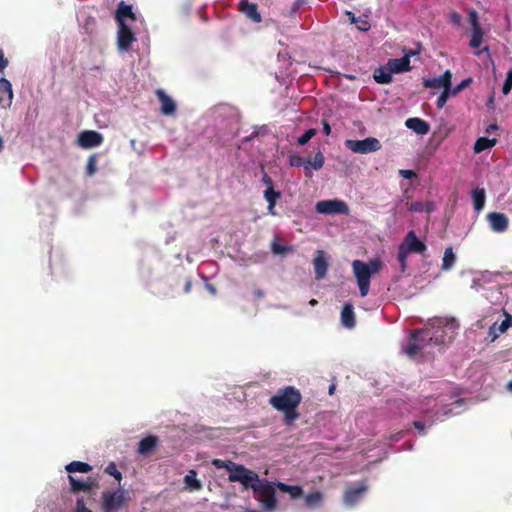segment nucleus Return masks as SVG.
Returning <instances> with one entry per match:
<instances>
[{"instance_id": "1", "label": "nucleus", "mask_w": 512, "mask_h": 512, "mask_svg": "<svg viewBox=\"0 0 512 512\" xmlns=\"http://www.w3.org/2000/svg\"><path fill=\"white\" fill-rule=\"evenodd\" d=\"M233 479L239 480L244 489L251 488L257 494V500L262 504L263 508L267 511H272L277 506L275 497V485L265 478H260L259 475L249 470L246 476H232Z\"/></svg>"}, {"instance_id": "2", "label": "nucleus", "mask_w": 512, "mask_h": 512, "mask_svg": "<svg viewBox=\"0 0 512 512\" xmlns=\"http://www.w3.org/2000/svg\"><path fill=\"white\" fill-rule=\"evenodd\" d=\"M352 268L357 280L360 295L365 297L369 292L371 277L380 271L381 262L379 260H370L368 263H365L361 260H354Z\"/></svg>"}, {"instance_id": "3", "label": "nucleus", "mask_w": 512, "mask_h": 512, "mask_svg": "<svg viewBox=\"0 0 512 512\" xmlns=\"http://www.w3.org/2000/svg\"><path fill=\"white\" fill-rule=\"evenodd\" d=\"M302 401L301 392L294 386H285L270 397L269 404L277 411L298 408Z\"/></svg>"}, {"instance_id": "4", "label": "nucleus", "mask_w": 512, "mask_h": 512, "mask_svg": "<svg viewBox=\"0 0 512 512\" xmlns=\"http://www.w3.org/2000/svg\"><path fill=\"white\" fill-rule=\"evenodd\" d=\"M433 338L430 336V329H415L410 334V340L404 348V352L409 357H416L428 352L427 348L431 346Z\"/></svg>"}, {"instance_id": "5", "label": "nucleus", "mask_w": 512, "mask_h": 512, "mask_svg": "<svg viewBox=\"0 0 512 512\" xmlns=\"http://www.w3.org/2000/svg\"><path fill=\"white\" fill-rule=\"evenodd\" d=\"M124 490L105 491L102 493V512H117L126 505Z\"/></svg>"}, {"instance_id": "6", "label": "nucleus", "mask_w": 512, "mask_h": 512, "mask_svg": "<svg viewBox=\"0 0 512 512\" xmlns=\"http://www.w3.org/2000/svg\"><path fill=\"white\" fill-rule=\"evenodd\" d=\"M345 147L354 153L368 154L380 150L382 145L377 138L367 137L363 140L348 139L345 141Z\"/></svg>"}, {"instance_id": "7", "label": "nucleus", "mask_w": 512, "mask_h": 512, "mask_svg": "<svg viewBox=\"0 0 512 512\" xmlns=\"http://www.w3.org/2000/svg\"><path fill=\"white\" fill-rule=\"evenodd\" d=\"M367 490L368 485L365 480L347 486L343 495L344 503L349 507L355 506L362 499Z\"/></svg>"}, {"instance_id": "8", "label": "nucleus", "mask_w": 512, "mask_h": 512, "mask_svg": "<svg viewBox=\"0 0 512 512\" xmlns=\"http://www.w3.org/2000/svg\"><path fill=\"white\" fill-rule=\"evenodd\" d=\"M212 465L217 469H226L229 472L228 480L230 482H239V480L233 479L232 476H246L250 470L244 465L237 464L230 460L213 459Z\"/></svg>"}, {"instance_id": "9", "label": "nucleus", "mask_w": 512, "mask_h": 512, "mask_svg": "<svg viewBox=\"0 0 512 512\" xmlns=\"http://www.w3.org/2000/svg\"><path fill=\"white\" fill-rule=\"evenodd\" d=\"M315 208L320 214H347L349 212L348 205L338 199L319 201Z\"/></svg>"}, {"instance_id": "10", "label": "nucleus", "mask_w": 512, "mask_h": 512, "mask_svg": "<svg viewBox=\"0 0 512 512\" xmlns=\"http://www.w3.org/2000/svg\"><path fill=\"white\" fill-rule=\"evenodd\" d=\"M136 36L127 24L118 25L117 30V47L121 52H127L131 49L132 44L136 42Z\"/></svg>"}, {"instance_id": "11", "label": "nucleus", "mask_w": 512, "mask_h": 512, "mask_svg": "<svg viewBox=\"0 0 512 512\" xmlns=\"http://www.w3.org/2000/svg\"><path fill=\"white\" fill-rule=\"evenodd\" d=\"M101 133L94 130H84L78 134L77 144L84 149L100 146L103 143Z\"/></svg>"}, {"instance_id": "12", "label": "nucleus", "mask_w": 512, "mask_h": 512, "mask_svg": "<svg viewBox=\"0 0 512 512\" xmlns=\"http://www.w3.org/2000/svg\"><path fill=\"white\" fill-rule=\"evenodd\" d=\"M403 249H405L409 253H417L422 254L426 251L427 247L424 242H422L416 235L414 231H409L403 242L400 244Z\"/></svg>"}, {"instance_id": "13", "label": "nucleus", "mask_w": 512, "mask_h": 512, "mask_svg": "<svg viewBox=\"0 0 512 512\" xmlns=\"http://www.w3.org/2000/svg\"><path fill=\"white\" fill-rule=\"evenodd\" d=\"M452 73L450 70H446L441 76L424 79L423 86L426 88L433 89H448L451 88Z\"/></svg>"}, {"instance_id": "14", "label": "nucleus", "mask_w": 512, "mask_h": 512, "mask_svg": "<svg viewBox=\"0 0 512 512\" xmlns=\"http://www.w3.org/2000/svg\"><path fill=\"white\" fill-rule=\"evenodd\" d=\"M69 483L71 486V492H90L93 488L98 486V482L95 478L88 477L85 481L78 480L72 475H68Z\"/></svg>"}, {"instance_id": "15", "label": "nucleus", "mask_w": 512, "mask_h": 512, "mask_svg": "<svg viewBox=\"0 0 512 512\" xmlns=\"http://www.w3.org/2000/svg\"><path fill=\"white\" fill-rule=\"evenodd\" d=\"M487 220L493 231L501 233L507 230L508 228V217L499 212H491L487 215Z\"/></svg>"}, {"instance_id": "16", "label": "nucleus", "mask_w": 512, "mask_h": 512, "mask_svg": "<svg viewBox=\"0 0 512 512\" xmlns=\"http://www.w3.org/2000/svg\"><path fill=\"white\" fill-rule=\"evenodd\" d=\"M238 9L247 18L255 23L262 21L261 14L258 12V6L256 3L249 2L248 0H241L238 5Z\"/></svg>"}, {"instance_id": "17", "label": "nucleus", "mask_w": 512, "mask_h": 512, "mask_svg": "<svg viewBox=\"0 0 512 512\" xmlns=\"http://www.w3.org/2000/svg\"><path fill=\"white\" fill-rule=\"evenodd\" d=\"M126 19L135 21L137 18L136 14L133 12L132 5L126 4L124 1H121L118 4L117 10L115 12V20L118 25H121L126 24Z\"/></svg>"}, {"instance_id": "18", "label": "nucleus", "mask_w": 512, "mask_h": 512, "mask_svg": "<svg viewBox=\"0 0 512 512\" xmlns=\"http://www.w3.org/2000/svg\"><path fill=\"white\" fill-rule=\"evenodd\" d=\"M313 265L315 270V278L317 280L323 279L326 276L328 270V262L323 251H317L313 260Z\"/></svg>"}, {"instance_id": "19", "label": "nucleus", "mask_w": 512, "mask_h": 512, "mask_svg": "<svg viewBox=\"0 0 512 512\" xmlns=\"http://www.w3.org/2000/svg\"><path fill=\"white\" fill-rule=\"evenodd\" d=\"M156 95L161 103V113L172 115L176 111V104L162 89L156 90Z\"/></svg>"}, {"instance_id": "20", "label": "nucleus", "mask_w": 512, "mask_h": 512, "mask_svg": "<svg viewBox=\"0 0 512 512\" xmlns=\"http://www.w3.org/2000/svg\"><path fill=\"white\" fill-rule=\"evenodd\" d=\"M159 443V438L155 435H149L138 443V453L143 456L150 455Z\"/></svg>"}, {"instance_id": "21", "label": "nucleus", "mask_w": 512, "mask_h": 512, "mask_svg": "<svg viewBox=\"0 0 512 512\" xmlns=\"http://www.w3.org/2000/svg\"><path fill=\"white\" fill-rule=\"evenodd\" d=\"M13 100L12 85L6 78H0V104L10 106Z\"/></svg>"}, {"instance_id": "22", "label": "nucleus", "mask_w": 512, "mask_h": 512, "mask_svg": "<svg viewBox=\"0 0 512 512\" xmlns=\"http://www.w3.org/2000/svg\"><path fill=\"white\" fill-rule=\"evenodd\" d=\"M405 125L407 128L413 130L419 135H426L430 130L429 123L417 117L408 118Z\"/></svg>"}, {"instance_id": "23", "label": "nucleus", "mask_w": 512, "mask_h": 512, "mask_svg": "<svg viewBox=\"0 0 512 512\" xmlns=\"http://www.w3.org/2000/svg\"><path fill=\"white\" fill-rule=\"evenodd\" d=\"M387 66L392 71V73L409 71L411 69L409 54H405L402 58L390 59L387 63Z\"/></svg>"}, {"instance_id": "24", "label": "nucleus", "mask_w": 512, "mask_h": 512, "mask_svg": "<svg viewBox=\"0 0 512 512\" xmlns=\"http://www.w3.org/2000/svg\"><path fill=\"white\" fill-rule=\"evenodd\" d=\"M510 327H512V316L510 314H506L505 319L499 326L494 323L489 328L488 336L490 337L491 341H494L499 336V334L504 333Z\"/></svg>"}, {"instance_id": "25", "label": "nucleus", "mask_w": 512, "mask_h": 512, "mask_svg": "<svg viewBox=\"0 0 512 512\" xmlns=\"http://www.w3.org/2000/svg\"><path fill=\"white\" fill-rule=\"evenodd\" d=\"M341 323L346 328H353L356 324L354 308L351 303H345L341 311Z\"/></svg>"}, {"instance_id": "26", "label": "nucleus", "mask_w": 512, "mask_h": 512, "mask_svg": "<svg viewBox=\"0 0 512 512\" xmlns=\"http://www.w3.org/2000/svg\"><path fill=\"white\" fill-rule=\"evenodd\" d=\"M281 197V193L279 191H275L274 187H268L264 191V198L268 202V212L271 215H276L275 205L277 200Z\"/></svg>"}, {"instance_id": "27", "label": "nucleus", "mask_w": 512, "mask_h": 512, "mask_svg": "<svg viewBox=\"0 0 512 512\" xmlns=\"http://www.w3.org/2000/svg\"><path fill=\"white\" fill-rule=\"evenodd\" d=\"M276 486L281 492L289 493L292 499H296L303 494L302 487L298 485H288L283 482H277Z\"/></svg>"}, {"instance_id": "28", "label": "nucleus", "mask_w": 512, "mask_h": 512, "mask_svg": "<svg viewBox=\"0 0 512 512\" xmlns=\"http://www.w3.org/2000/svg\"><path fill=\"white\" fill-rule=\"evenodd\" d=\"M375 81L379 84H389L392 82V71L386 67H380L377 69L373 75Z\"/></svg>"}, {"instance_id": "29", "label": "nucleus", "mask_w": 512, "mask_h": 512, "mask_svg": "<svg viewBox=\"0 0 512 512\" xmlns=\"http://www.w3.org/2000/svg\"><path fill=\"white\" fill-rule=\"evenodd\" d=\"M65 469L69 473H88L92 470V466L86 462L72 461L66 465Z\"/></svg>"}, {"instance_id": "30", "label": "nucleus", "mask_w": 512, "mask_h": 512, "mask_svg": "<svg viewBox=\"0 0 512 512\" xmlns=\"http://www.w3.org/2000/svg\"><path fill=\"white\" fill-rule=\"evenodd\" d=\"M195 470H190L184 477V483L191 491H198L202 488L201 482L196 478Z\"/></svg>"}, {"instance_id": "31", "label": "nucleus", "mask_w": 512, "mask_h": 512, "mask_svg": "<svg viewBox=\"0 0 512 512\" xmlns=\"http://www.w3.org/2000/svg\"><path fill=\"white\" fill-rule=\"evenodd\" d=\"M305 505L309 508H315L322 504L323 494L319 491H315L307 494L304 497Z\"/></svg>"}, {"instance_id": "32", "label": "nucleus", "mask_w": 512, "mask_h": 512, "mask_svg": "<svg viewBox=\"0 0 512 512\" xmlns=\"http://www.w3.org/2000/svg\"><path fill=\"white\" fill-rule=\"evenodd\" d=\"M455 261H456V256L453 252L452 247H447L444 251V256L442 259V265H441L442 270H445V271L450 270L454 266Z\"/></svg>"}, {"instance_id": "33", "label": "nucleus", "mask_w": 512, "mask_h": 512, "mask_svg": "<svg viewBox=\"0 0 512 512\" xmlns=\"http://www.w3.org/2000/svg\"><path fill=\"white\" fill-rule=\"evenodd\" d=\"M473 204L476 211H481L485 205L484 189L476 188L472 191Z\"/></svg>"}, {"instance_id": "34", "label": "nucleus", "mask_w": 512, "mask_h": 512, "mask_svg": "<svg viewBox=\"0 0 512 512\" xmlns=\"http://www.w3.org/2000/svg\"><path fill=\"white\" fill-rule=\"evenodd\" d=\"M496 144V139H489L486 137H480L474 144L475 153H480L488 148L493 147Z\"/></svg>"}, {"instance_id": "35", "label": "nucleus", "mask_w": 512, "mask_h": 512, "mask_svg": "<svg viewBox=\"0 0 512 512\" xmlns=\"http://www.w3.org/2000/svg\"><path fill=\"white\" fill-rule=\"evenodd\" d=\"M324 162H325V158H324L323 153L321 151H318L315 154L313 160H311V159L307 160V165H308V168L311 167L314 170H319L323 167Z\"/></svg>"}, {"instance_id": "36", "label": "nucleus", "mask_w": 512, "mask_h": 512, "mask_svg": "<svg viewBox=\"0 0 512 512\" xmlns=\"http://www.w3.org/2000/svg\"><path fill=\"white\" fill-rule=\"evenodd\" d=\"M289 164L292 166V167H301V166H304L305 168V175L310 177L311 176V173L308 172V165H307V160L303 159L302 157L298 156V155H291L289 157Z\"/></svg>"}, {"instance_id": "37", "label": "nucleus", "mask_w": 512, "mask_h": 512, "mask_svg": "<svg viewBox=\"0 0 512 512\" xmlns=\"http://www.w3.org/2000/svg\"><path fill=\"white\" fill-rule=\"evenodd\" d=\"M280 412L284 413V422L287 425L292 424L300 416L299 413L297 412V408L284 409V410H280Z\"/></svg>"}, {"instance_id": "38", "label": "nucleus", "mask_w": 512, "mask_h": 512, "mask_svg": "<svg viewBox=\"0 0 512 512\" xmlns=\"http://www.w3.org/2000/svg\"><path fill=\"white\" fill-rule=\"evenodd\" d=\"M484 32L482 29L472 31L471 39H470V47L478 48L483 42Z\"/></svg>"}, {"instance_id": "39", "label": "nucleus", "mask_w": 512, "mask_h": 512, "mask_svg": "<svg viewBox=\"0 0 512 512\" xmlns=\"http://www.w3.org/2000/svg\"><path fill=\"white\" fill-rule=\"evenodd\" d=\"M271 250L276 255H283V254H286L288 252H291L292 251V247L286 246V245H282L277 240H274L271 243Z\"/></svg>"}, {"instance_id": "40", "label": "nucleus", "mask_w": 512, "mask_h": 512, "mask_svg": "<svg viewBox=\"0 0 512 512\" xmlns=\"http://www.w3.org/2000/svg\"><path fill=\"white\" fill-rule=\"evenodd\" d=\"M430 336L433 338L431 341V346H440L445 341L444 332L442 330L430 329Z\"/></svg>"}, {"instance_id": "41", "label": "nucleus", "mask_w": 512, "mask_h": 512, "mask_svg": "<svg viewBox=\"0 0 512 512\" xmlns=\"http://www.w3.org/2000/svg\"><path fill=\"white\" fill-rule=\"evenodd\" d=\"M468 20L471 25L472 31L482 29V27L479 23L477 11H475V10L469 11Z\"/></svg>"}, {"instance_id": "42", "label": "nucleus", "mask_w": 512, "mask_h": 512, "mask_svg": "<svg viewBox=\"0 0 512 512\" xmlns=\"http://www.w3.org/2000/svg\"><path fill=\"white\" fill-rule=\"evenodd\" d=\"M96 164H97V155L92 154L88 158L87 166H86V174L88 176H93L96 172Z\"/></svg>"}, {"instance_id": "43", "label": "nucleus", "mask_w": 512, "mask_h": 512, "mask_svg": "<svg viewBox=\"0 0 512 512\" xmlns=\"http://www.w3.org/2000/svg\"><path fill=\"white\" fill-rule=\"evenodd\" d=\"M316 133H317V130L315 128L308 129L304 134H302L298 138V144L305 145L316 135Z\"/></svg>"}, {"instance_id": "44", "label": "nucleus", "mask_w": 512, "mask_h": 512, "mask_svg": "<svg viewBox=\"0 0 512 512\" xmlns=\"http://www.w3.org/2000/svg\"><path fill=\"white\" fill-rule=\"evenodd\" d=\"M450 96H452L451 88L443 90L436 101L437 108L442 109L445 106V104Z\"/></svg>"}, {"instance_id": "45", "label": "nucleus", "mask_w": 512, "mask_h": 512, "mask_svg": "<svg viewBox=\"0 0 512 512\" xmlns=\"http://www.w3.org/2000/svg\"><path fill=\"white\" fill-rule=\"evenodd\" d=\"M472 82V78H466L462 80L458 85H456L454 88H451V94L452 96H456L458 93H460L462 90L467 88Z\"/></svg>"}, {"instance_id": "46", "label": "nucleus", "mask_w": 512, "mask_h": 512, "mask_svg": "<svg viewBox=\"0 0 512 512\" xmlns=\"http://www.w3.org/2000/svg\"><path fill=\"white\" fill-rule=\"evenodd\" d=\"M105 472L111 476H113L115 479L120 481L122 479V474L120 471H118L115 463L111 462L107 465L105 468Z\"/></svg>"}, {"instance_id": "47", "label": "nucleus", "mask_w": 512, "mask_h": 512, "mask_svg": "<svg viewBox=\"0 0 512 512\" xmlns=\"http://www.w3.org/2000/svg\"><path fill=\"white\" fill-rule=\"evenodd\" d=\"M512 89V70H509L506 74V79L502 87V92L504 95H507L510 93Z\"/></svg>"}, {"instance_id": "48", "label": "nucleus", "mask_w": 512, "mask_h": 512, "mask_svg": "<svg viewBox=\"0 0 512 512\" xmlns=\"http://www.w3.org/2000/svg\"><path fill=\"white\" fill-rule=\"evenodd\" d=\"M410 253L407 252L405 249H403V247L399 246V250H398V261L399 263L401 264V267H402V270L405 269V266H406V259H407V256L409 255Z\"/></svg>"}, {"instance_id": "49", "label": "nucleus", "mask_w": 512, "mask_h": 512, "mask_svg": "<svg viewBox=\"0 0 512 512\" xmlns=\"http://www.w3.org/2000/svg\"><path fill=\"white\" fill-rule=\"evenodd\" d=\"M407 206H408V210L409 211H413V212H423V208H424V202L422 201H417V202H412V203H407Z\"/></svg>"}, {"instance_id": "50", "label": "nucleus", "mask_w": 512, "mask_h": 512, "mask_svg": "<svg viewBox=\"0 0 512 512\" xmlns=\"http://www.w3.org/2000/svg\"><path fill=\"white\" fill-rule=\"evenodd\" d=\"M8 65L9 61L5 57L3 49L0 47V72L2 73Z\"/></svg>"}, {"instance_id": "51", "label": "nucleus", "mask_w": 512, "mask_h": 512, "mask_svg": "<svg viewBox=\"0 0 512 512\" xmlns=\"http://www.w3.org/2000/svg\"><path fill=\"white\" fill-rule=\"evenodd\" d=\"M450 21L454 24V25H461V21H462V16L456 12V11H452L450 13Z\"/></svg>"}, {"instance_id": "52", "label": "nucleus", "mask_w": 512, "mask_h": 512, "mask_svg": "<svg viewBox=\"0 0 512 512\" xmlns=\"http://www.w3.org/2000/svg\"><path fill=\"white\" fill-rule=\"evenodd\" d=\"M75 512H92L91 510H89L86 506H85V503H84V500L83 499H78L76 501V509H75Z\"/></svg>"}, {"instance_id": "53", "label": "nucleus", "mask_w": 512, "mask_h": 512, "mask_svg": "<svg viewBox=\"0 0 512 512\" xmlns=\"http://www.w3.org/2000/svg\"><path fill=\"white\" fill-rule=\"evenodd\" d=\"M399 174L405 179H412V178L416 177V173L413 170H409V169H407V170L400 169Z\"/></svg>"}, {"instance_id": "54", "label": "nucleus", "mask_w": 512, "mask_h": 512, "mask_svg": "<svg viewBox=\"0 0 512 512\" xmlns=\"http://www.w3.org/2000/svg\"><path fill=\"white\" fill-rule=\"evenodd\" d=\"M435 210V204L432 201L424 202L423 212L431 213Z\"/></svg>"}, {"instance_id": "55", "label": "nucleus", "mask_w": 512, "mask_h": 512, "mask_svg": "<svg viewBox=\"0 0 512 512\" xmlns=\"http://www.w3.org/2000/svg\"><path fill=\"white\" fill-rule=\"evenodd\" d=\"M413 426H414L417 430H419V432H420L422 435H424V434H425V432H424V430H425V424H424V422H422V421H414V422H413Z\"/></svg>"}, {"instance_id": "56", "label": "nucleus", "mask_w": 512, "mask_h": 512, "mask_svg": "<svg viewBox=\"0 0 512 512\" xmlns=\"http://www.w3.org/2000/svg\"><path fill=\"white\" fill-rule=\"evenodd\" d=\"M265 295L264 291L262 289H255L254 290V296L256 299H261Z\"/></svg>"}, {"instance_id": "57", "label": "nucleus", "mask_w": 512, "mask_h": 512, "mask_svg": "<svg viewBox=\"0 0 512 512\" xmlns=\"http://www.w3.org/2000/svg\"><path fill=\"white\" fill-rule=\"evenodd\" d=\"M323 132L326 135H329L331 133V127L327 121H323Z\"/></svg>"}, {"instance_id": "58", "label": "nucleus", "mask_w": 512, "mask_h": 512, "mask_svg": "<svg viewBox=\"0 0 512 512\" xmlns=\"http://www.w3.org/2000/svg\"><path fill=\"white\" fill-rule=\"evenodd\" d=\"M263 182L267 185V188L273 187V181L268 175H264Z\"/></svg>"}, {"instance_id": "59", "label": "nucleus", "mask_w": 512, "mask_h": 512, "mask_svg": "<svg viewBox=\"0 0 512 512\" xmlns=\"http://www.w3.org/2000/svg\"><path fill=\"white\" fill-rule=\"evenodd\" d=\"M191 287H192V281L190 279H188L185 283V286H184V291L186 293L190 292L191 290Z\"/></svg>"}, {"instance_id": "60", "label": "nucleus", "mask_w": 512, "mask_h": 512, "mask_svg": "<svg viewBox=\"0 0 512 512\" xmlns=\"http://www.w3.org/2000/svg\"><path fill=\"white\" fill-rule=\"evenodd\" d=\"M498 129V126L496 124H491L488 126V128L486 129V132L487 133H491L492 131L494 130H497Z\"/></svg>"}, {"instance_id": "61", "label": "nucleus", "mask_w": 512, "mask_h": 512, "mask_svg": "<svg viewBox=\"0 0 512 512\" xmlns=\"http://www.w3.org/2000/svg\"><path fill=\"white\" fill-rule=\"evenodd\" d=\"M335 388H336L335 384H331V385L329 386V394H330V395H332V394L334 393Z\"/></svg>"}, {"instance_id": "62", "label": "nucleus", "mask_w": 512, "mask_h": 512, "mask_svg": "<svg viewBox=\"0 0 512 512\" xmlns=\"http://www.w3.org/2000/svg\"><path fill=\"white\" fill-rule=\"evenodd\" d=\"M417 53H418L417 51H413V50H409V51L405 52V54H409V58H410L411 56L416 55Z\"/></svg>"}, {"instance_id": "63", "label": "nucleus", "mask_w": 512, "mask_h": 512, "mask_svg": "<svg viewBox=\"0 0 512 512\" xmlns=\"http://www.w3.org/2000/svg\"><path fill=\"white\" fill-rule=\"evenodd\" d=\"M507 389H508V391L512 392V381H509L507 383Z\"/></svg>"}, {"instance_id": "64", "label": "nucleus", "mask_w": 512, "mask_h": 512, "mask_svg": "<svg viewBox=\"0 0 512 512\" xmlns=\"http://www.w3.org/2000/svg\"><path fill=\"white\" fill-rule=\"evenodd\" d=\"M364 24L367 25V22H364ZM360 29L363 30V31H366L368 29V27L365 26V27H361Z\"/></svg>"}]
</instances>
